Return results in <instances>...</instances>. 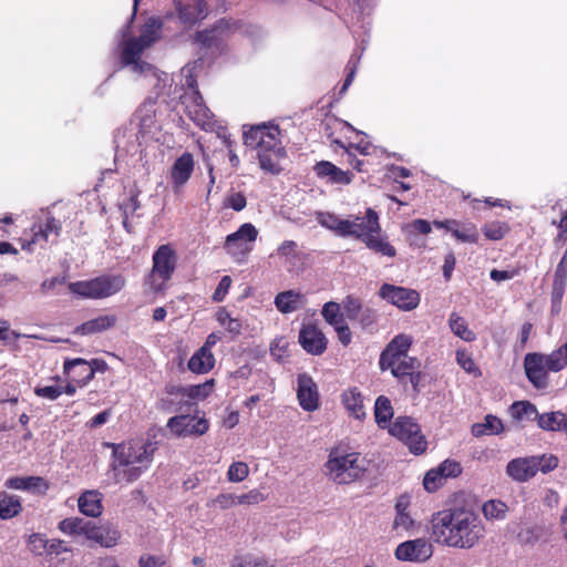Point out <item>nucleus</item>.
<instances>
[{"instance_id": "f257e3e1", "label": "nucleus", "mask_w": 567, "mask_h": 567, "mask_svg": "<svg viewBox=\"0 0 567 567\" xmlns=\"http://www.w3.org/2000/svg\"><path fill=\"white\" fill-rule=\"evenodd\" d=\"M431 535L443 546L471 549L485 536V527L475 512L467 508H449L433 515Z\"/></svg>"}, {"instance_id": "f03ea898", "label": "nucleus", "mask_w": 567, "mask_h": 567, "mask_svg": "<svg viewBox=\"0 0 567 567\" xmlns=\"http://www.w3.org/2000/svg\"><path fill=\"white\" fill-rule=\"evenodd\" d=\"M161 21L151 18L142 27L138 37H131L120 43V59L124 66L144 78L145 84L154 89L155 94H169L173 79L169 74L158 71L152 64L141 60L143 52L159 39Z\"/></svg>"}, {"instance_id": "7ed1b4c3", "label": "nucleus", "mask_w": 567, "mask_h": 567, "mask_svg": "<svg viewBox=\"0 0 567 567\" xmlns=\"http://www.w3.org/2000/svg\"><path fill=\"white\" fill-rule=\"evenodd\" d=\"M244 144L256 151L261 169L271 174L280 172V162L286 157V151L277 124L270 122L251 126L244 132Z\"/></svg>"}, {"instance_id": "20e7f679", "label": "nucleus", "mask_w": 567, "mask_h": 567, "mask_svg": "<svg viewBox=\"0 0 567 567\" xmlns=\"http://www.w3.org/2000/svg\"><path fill=\"white\" fill-rule=\"evenodd\" d=\"M154 447L143 440H131L113 445L111 468L114 482L132 483L151 465Z\"/></svg>"}, {"instance_id": "39448f33", "label": "nucleus", "mask_w": 567, "mask_h": 567, "mask_svg": "<svg viewBox=\"0 0 567 567\" xmlns=\"http://www.w3.org/2000/svg\"><path fill=\"white\" fill-rule=\"evenodd\" d=\"M203 69L204 62L198 59L181 70L182 85L190 90L189 93L184 95L183 103L185 104L187 115L197 126L205 131H213L216 126V121L196 89V76Z\"/></svg>"}, {"instance_id": "423d86ee", "label": "nucleus", "mask_w": 567, "mask_h": 567, "mask_svg": "<svg viewBox=\"0 0 567 567\" xmlns=\"http://www.w3.org/2000/svg\"><path fill=\"white\" fill-rule=\"evenodd\" d=\"M567 364V344L553 351L550 354L528 353L524 360V368L528 380L538 389L547 386L548 372H558Z\"/></svg>"}, {"instance_id": "0eeeda50", "label": "nucleus", "mask_w": 567, "mask_h": 567, "mask_svg": "<svg viewBox=\"0 0 567 567\" xmlns=\"http://www.w3.org/2000/svg\"><path fill=\"white\" fill-rule=\"evenodd\" d=\"M367 464L365 458L357 452L341 453L333 450L329 454L324 468L328 477L334 483L350 484L364 475Z\"/></svg>"}, {"instance_id": "6e6552de", "label": "nucleus", "mask_w": 567, "mask_h": 567, "mask_svg": "<svg viewBox=\"0 0 567 567\" xmlns=\"http://www.w3.org/2000/svg\"><path fill=\"white\" fill-rule=\"evenodd\" d=\"M126 279L121 274L102 275L91 280L71 282L69 289L82 298L104 299L124 289Z\"/></svg>"}, {"instance_id": "1a4fd4ad", "label": "nucleus", "mask_w": 567, "mask_h": 567, "mask_svg": "<svg viewBox=\"0 0 567 567\" xmlns=\"http://www.w3.org/2000/svg\"><path fill=\"white\" fill-rule=\"evenodd\" d=\"M177 264V255L169 245L159 246L153 255V266L146 279V287L153 293L163 292Z\"/></svg>"}, {"instance_id": "9d476101", "label": "nucleus", "mask_w": 567, "mask_h": 567, "mask_svg": "<svg viewBox=\"0 0 567 567\" xmlns=\"http://www.w3.org/2000/svg\"><path fill=\"white\" fill-rule=\"evenodd\" d=\"M257 236V228L250 223H245L237 231L226 237L224 248L235 261L243 262L252 250Z\"/></svg>"}, {"instance_id": "9b49d317", "label": "nucleus", "mask_w": 567, "mask_h": 567, "mask_svg": "<svg viewBox=\"0 0 567 567\" xmlns=\"http://www.w3.org/2000/svg\"><path fill=\"white\" fill-rule=\"evenodd\" d=\"M389 432L404 442L414 454H421L426 449L425 437L421 434L420 426L411 417H398L389 425Z\"/></svg>"}, {"instance_id": "f8f14e48", "label": "nucleus", "mask_w": 567, "mask_h": 567, "mask_svg": "<svg viewBox=\"0 0 567 567\" xmlns=\"http://www.w3.org/2000/svg\"><path fill=\"white\" fill-rule=\"evenodd\" d=\"M342 237H351L362 243L367 240L373 233L381 231L378 213L368 208L364 216L351 215L346 218V225Z\"/></svg>"}, {"instance_id": "ddd939ff", "label": "nucleus", "mask_w": 567, "mask_h": 567, "mask_svg": "<svg viewBox=\"0 0 567 567\" xmlns=\"http://www.w3.org/2000/svg\"><path fill=\"white\" fill-rule=\"evenodd\" d=\"M379 295L382 299L404 311L413 310L420 303L419 292L404 287L384 284L380 288Z\"/></svg>"}, {"instance_id": "4468645a", "label": "nucleus", "mask_w": 567, "mask_h": 567, "mask_svg": "<svg viewBox=\"0 0 567 567\" xmlns=\"http://www.w3.org/2000/svg\"><path fill=\"white\" fill-rule=\"evenodd\" d=\"M433 554L432 545L424 538L401 543L395 549V557L401 561L423 563Z\"/></svg>"}, {"instance_id": "2eb2a0df", "label": "nucleus", "mask_w": 567, "mask_h": 567, "mask_svg": "<svg viewBox=\"0 0 567 567\" xmlns=\"http://www.w3.org/2000/svg\"><path fill=\"white\" fill-rule=\"evenodd\" d=\"M167 427L176 436L203 435L208 430V422L204 417L177 415L168 420Z\"/></svg>"}, {"instance_id": "dca6fc26", "label": "nucleus", "mask_w": 567, "mask_h": 567, "mask_svg": "<svg viewBox=\"0 0 567 567\" xmlns=\"http://www.w3.org/2000/svg\"><path fill=\"white\" fill-rule=\"evenodd\" d=\"M230 31V24L226 21H220L213 29L198 32L195 42L203 49L210 50L212 52H221Z\"/></svg>"}, {"instance_id": "f3484780", "label": "nucleus", "mask_w": 567, "mask_h": 567, "mask_svg": "<svg viewBox=\"0 0 567 567\" xmlns=\"http://www.w3.org/2000/svg\"><path fill=\"white\" fill-rule=\"evenodd\" d=\"M413 339L409 334L395 336L381 352L379 365L384 371V365H393L398 360L408 357V351L412 346Z\"/></svg>"}, {"instance_id": "a211bd4d", "label": "nucleus", "mask_w": 567, "mask_h": 567, "mask_svg": "<svg viewBox=\"0 0 567 567\" xmlns=\"http://www.w3.org/2000/svg\"><path fill=\"white\" fill-rule=\"evenodd\" d=\"M297 399L300 406L307 412L319 408V392L316 382L306 373L297 378Z\"/></svg>"}, {"instance_id": "6ab92c4d", "label": "nucleus", "mask_w": 567, "mask_h": 567, "mask_svg": "<svg viewBox=\"0 0 567 567\" xmlns=\"http://www.w3.org/2000/svg\"><path fill=\"white\" fill-rule=\"evenodd\" d=\"M543 460L538 457H518L508 462L506 474L515 482H527L539 471Z\"/></svg>"}, {"instance_id": "aec40b11", "label": "nucleus", "mask_w": 567, "mask_h": 567, "mask_svg": "<svg viewBox=\"0 0 567 567\" xmlns=\"http://www.w3.org/2000/svg\"><path fill=\"white\" fill-rule=\"evenodd\" d=\"M194 157L190 153H183L174 162L169 177L175 193H178L190 178L194 171Z\"/></svg>"}, {"instance_id": "412c9836", "label": "nucleus", "mask_w": 567, "mask_h": 567, "mask_svg": "<svg viewBox=\"0 0 567 567\" xmlns=\"http://www.w3.org/2000/svg\"><path fill=\"white\" fill-rule=\"evenodd\" d=\"M299 343L305 351L312 355H320L327 349V338L316 326L302 327L299 332Z\"/></svg>"}, {"instance_id": "4be33fe9", "label": "nucleus", "mask_w": 567, "mask_h": 567, "mask_svg": "<svg viewBox=\"0 0 567 567\" xmlns=\"http://www.w3.org/2000/svg\"><path fill=\"white\" fill-rule=\"evenodd\" d=\"M313 171L327 184L349 185L353 179V174L350 171H343L328 161L317 163Z\"/></svg>"}, {"instance_id": "5701e85b", "label": "nucleus", "mask_w": 567, "mask_h": 567, "mask_svg": "<svg viewBox=\"0 0 567 567\" xmlns=\"http://www.w3.org/2000/svg\"><path fill=\"white\" fill-rule=\"evenodd\" d=\"M85 538L100 544L102 547L111 548L118 544L121 533L110 525L99 526L90 522L87 530H85Z\"/></svg>"}, {"instance_id": "b1692460", "label": "nucleus", "mask_w": 567, "mask_h": 567, "mask_svg": "<svg viewBox=\"0 0 567 567\" xmlns=\"http://www.w3.org/2000/svg\"><path fill=\"white\" fill-rule=\"evenodd\" d=\"M75 367H82L85 372V375L79 380L80 386L86 385L94 378L95 372H105L107 370V364L104 360L93 359L86 361L81 358L65 360L63 370L65 373H70Z\"/></svg>"}, {"instance_id": "393cba45", "label": "nucleus", "mask_w": 567, "mask_h": 567, "mask_svg": "<svg viewBox=\"0 0 567 567\" xmlns=\"http://www.w3.org/2000/svg\"><path fill=\"white\" fill-rule=\"evenodd\" d=\"M8 488L24 491L31 494H45L49 483L40 476H14L6 481Z\"/></svg>"}, {"instance_id": "a878e982", "label": "nucleus", "mask_w": 567, "mask_h": 567, "mask_svg": "<svg viewBox=\"0 0 567 567\" xmlns=\"http://www.w3.org/2000/svg\"><path fill=\"white\" fill-rule=\"evenodd\" d=\"M277 310L284 315L295 312L306 305V297L297 290H286L275 297Z\"/></svg>"}, {"instance_id": "bb28decb", "label": "nucleus", "mask_w": 567, "mask_h": 567, "mask_svg": "<svg viewBox=\"0 0 567 567\" xmlns=\"http://www.w3.org/2000/svg\"><path fill=\"white\" fill-rule=\"evenodd\" d=\"M507 528L522 545H533L543 535L542 527L533 523H511Z\"/></svg>"}, {"instance_id": "cd10ccee", "label": "nucleus", "mask_w": 567, "mask_h": 567, "mask_svg": "<svg viewBox=\"0 0 567 567\" xmlns=\"http://www.w3.org/2000/svg\"><path fill=\"white\" fill-rule=\"evenodd\" d=\"M341 401L344 409L352 417L357 420H363L365 417L364 398L358 389L351 388L343 391Z\"/></svg>"}, {"instance_id": "c85d7f7f", "label": "nucleus", "mask_w": 567, "mask_h": 567, "mask_svg": "<svg viewBox=\"0 0 567 567\" xmlns=\"http://www.w3.org/2000/svg\"><path fill=\"white\" fill-rule=\"evenodd\" d=\"M78 506L82 514L97 517L102 514V495L97 491H85L78 499Z\"/></svg>"}, {"instance_id": "c756f323", "label": "nucleus", "mask_w": 567, "mask_h": 567, "mask_svg": "<svg viewBox=\"0 0 567 567\" xmlns=\"http://www.w3.org/2000/svg\"><path fill=\"white\" fill-rule=\"evenodd\" d=\"M215 365V357L212 351L199 348L189 359L188 369L197 374L209 372Z\"/></svg>"}, {"instance_id": "7c9ffc66", "label": "nucleus", "mask_w": 567, "mask_h": 567, "mask_svg": "<svg viewBox=\"0 0 567 567\" xmlns=\"http://www.w3.org/2000/svg\"><path fill=\"white\" fill-rule=\"evenodd\" d=\"M179 19L185 24H194L198 20H202L206 17L207 8L203 0H198L193 4L177 7Z\"/></svg>"}, {"instance_id": "2f4dec72", "label": "nucleus", "mask_w": 567, "mask_h": 567, "mask_svg": "<svg viewBox=\"0 0 567 567\" xmlns=\"http://www.w3.org/2000/svg\"><path fill=\"white\" fill-rule=\"evenodd\" d=\"M567 415L560 411L543 413L537 416L538 426L544 431H564L566 429Z\"/></svg>"}, {"instance_id": "473e14b6", "label": "nucleus", "mask_w": 567, "mask_h": 567, "mask_svg": "<svg viewBox=\"0 0 567 567\" xmlns=\"http://www.w3.org/2000/svg\"><path fill=\"white\" fill-rule=\"evenodd\" d=\"M403 230L405 231L410 245L417 247H424L425 241L421 240L417 235H429L432 230L431 224L425 219H415L410 224L405 225Z\"/></svg>"}, {"instance_id": "72a5a7b5", "label": "nucleus", "mask_w": 567, "mask_h": 567, "mask_svg": "<svg viewBox=\"0 0 567 567\" xmlns=\"http://www.w3.org/2000/svg\"><path fill=\"white\" fill-rule=\"evenodd\" d=\"M363 244L370 250L382 256L392 258L396 255L395 248L389 243L388 236L382 234V230L380 233H373Z\"/></svg>"}, {"instance_id": "f704fd0d", "label": "nucleus", "mask_w": 567, "mask_h": 567, "mask_svg": "<svg viewBox=\"0 0 567 567\" xmlns=\"http://www.w3.org/2000/svg\"><path fill=\"white\" fill-rule=\"evenodd\" d=\"M420 367L419 361L412 357H405L398 360L393 365H384V371L390 370L391 374L398 379L404 377H411V381L414 382L413 373Z\"/></svg>"}, {"instance_id": "c9c22d12", "label": "nucleus", "mask_w": 567, "mask_h": 567, "mask_svg": "<svg viewBox=\"0 0 567 567\" xmlns=\"http://www.w3.org/2000/svg\"><path fill=\"white\" fill-rule=\"evenodd\" d=\"M508 506L501 499H488L482 506V513L486 520H504L508 514Z\"/></svg>"}, {"instance_id": "e433bc0d", "label": "nucleus", "mask_w": 567, "mask_h": 567, "mask_svg": "<svg viewBox=\"0 0 567 567\" xmlns=\"http://www.w3.org/2000/svg\"><path fill=\"white\" fill-rule=\"evenodd\" d=\"M315 216L319 225L333 231L337 236H343L346 218L330 212H316Z\"/></svg>"}, {"instance_id": "4c0bfd02", "label": "nucleus", "mask_w": 567, "mask_h": 567, "mask_svg": "<svg viewBox=\"0 0 567 567\" xmlns=\"http://www.w3.org/2000/svg\"><path fill=\"white\" fill-rule=\"evenodd\" d=\"M22 509L20 498L6 492L0 493V518L10 519L17 516Z\"/></svg>"}, {"instance_id": "58836bf2", "label": "nucleus", "mask_w": 567, "mask_h": 567, "mask_svg": "<svg viewBox=\"0 0 567 567\" xmlns=\"http://www.w3.org/2000/svg\"><path fill=\"white\" fill-rule=\"evenodd\" d=\"M115 321L116 319L114 316H100L97 318L84 322L78 328V330L80 331L81 334H92L96 332H102L113 327L115 324Z\"/></svg>"}, {"instance_id": "ea45409f", "label": "nucleus", "mask_w": 567, "mask_h": 567, "mask_svg": "<svg viewBox=\"0 0 567 567\" xmlns=\"http://www.w3.org/2000/svg\"><path fill=\"white\" fill-rule=\"evenodd\" d=\"M503 431L502 421L494 415H486L484 422L472 425V434L474 436L495 435Z\"/></svg>"}, {"instance_id": "a19ab883", "label": "nucleus", "mask_w": 567, "mask_h": 567, "mask_svg": "<svg viewBox=\"0 0 567 567\" xmlns=\"http://www.w3.org/2000/svg\"><path fill=\"white\" fill-rule=\"evenodd\" d=\"M449 324L452 332L466 342L474 341L476 334L468 328L466 320L456 312L451 313Z\"/></svg>"}, {"instance_id": "79ce46f5", "label": "nucleus", "mask_w": 567, "mask_h": 567, "mask_svg": "<svg viewBox=\"0 0 567 567\" xmlns=\"http://www.w3.org/2000/svg\"><path fill=\"white\" fill-rule=\"evenodd\" d=\"M375 422L381 427H386L393 416V408L388 398L381 395L375 400L374 404Z\"/></svg>"}, {"instance_id": "37998d69", "label": "nucleus", "mask_w": 567, "mask_h": 567, "mask_svg": "<svg viewBox=\"0 0 567 567\" xmlns=\"http://www.w3.org/2000/svg\"><path fill=\"white\" fill-rule=\"evenodd\" d=\"M216 320L233 337H237L241 333V320L239 318L231 317V315L225 308H221L217 311Z\"/></svg>"}, {"instance_id": "c03bdc74", "label": "nucleus", "mask_w": 567, "mask_h": 567, "mask_svg": "<svg viewBox=\"0 0 567 567\" xmlns=\"http://www.w3.org/2000/svg\"><path fill=\"white\" fill-rule=\"evenodd\" d=\"M90 522L79 517L65 518L59 523V529L70 536H83L85 538V530Z\"/></svg>"}, {"instance_id": "a18cd8bd", "label": "nucleus", "mask_w": 567, "mask_h": 567, "mask_svg": "<svg viewBox=\"0 0 567 567\" xmlns=\"http://www.w3.org/2000/svg\"><path fill=\"white\" fill-rule=\"evenodd\" d=\"M452 235L455 237L456 240L462 243L475 244L478 240L477 228L472 223L462 224L457 221V226H454Z\"/></svg>"}, {"instance_id": "49530a36", "label": "nucleus", "mask_w": 567, "mask_h": 567, "mask_svg": "<svg viewBox=\"0 0 567 567\" xmlns=\"http://www.w3.org/2000/svg\"><path fill=\"white\" fill-rule=\"evenodd\" d=\"M512 416L517 421L537 420L538 411L536 406L526 401L515 402L511 406Z\"/></svg>"}, {"instance_id": "de8ad7c7", "label": "nucleus", "mask_w": 567, "mask_h": 567, "mask_svg": "<svg viewBox=\"0 0 567 567\" xmlns=\"http://www.w3.org/2000/svg\"><path fill=\"white\" fill-rule=\"evenodd\" d=\"M321 313L326 322L332 327L344 322L343 315L341 313V306L338 302L329 301L324 303Z\"/></svg>"}, {"instance_id": "09e8293b", "label": "nucleus", "mask_w": 567, "mask_h": 567, "mask_svg": "<svg viewBox=\"0 0 567 567\" xmlns=\"http://www.w3.org/2000/svg\"><path fill=\"white\" fill-rule=\"evenodd\" d=\"M567 280V247L564 256L556 267L554 276V293L560 296L565 289Z\"/></svg>"}, {"instance_id": "8fccbe9b", "label": "nucleus", "mask_w": 567, "mask_h": 567, "mask_svg": "<svg viewBox=\"0 0 567 567\" xmlns=\"http://www.w3.org/2000/svg\"><path fill=\"white\" fill-rule=\"evenodd\" d=\"M32 237L30 240H24L22 243V249L28 251H33V247L35 245L42 246L45 244L49 238L48 234L43 230L42 224H34L31 228Z\"/></svg>"}, {"instance_id": "3c124183", "label": "nucleus", "mask_w": 567, "mask_h": 567, "mask_svg": "<svg viewBox=\"0 0 567 567\" xmlns=\"http://www.w3.org/2000/svg\"><path fill=\"white\" fill-rule=\"evenodd\" d=\"M509 227L507 224L502 221H492L485 224L482 228L484 236L489 240H499L508 231Z\"/></svg>"}, {"instance_id": "603ef678", "label": "nucleus", "mask_w": 567, "mask_h": 567, "mask_svg": "<svg viewBox=\"0 0 567 567\" xmlns=\"http://www.w3.org/2000/svg\"><path fill=\"white\" fill-rule=\"evenodd\" d=\"M277 256L285 262L293 265L297 257V243L285 240L277 249Z\"/></svg>"}, {"instance_id": "864d4df0", "label": "nucleus", "mask_w": 567, "mask_h": 567, "mask_svg": "<svg viewBox=\"0 0 567 567\" xmlns=\"http://www.w3.org/2000/svg\"><path fill=\"white\" fill-rule=\"evenodd\" d=\"M249 474V467L245 462H234L230 464L227 471V478L229 482L239 483L243 482Z\"/></svg>"}, {"instance_id": "5fc2aeb1", "label": "nucleus", "mask_w": 567, "mask_h": 567, "mask_svg": "<svg viewBox=\"0 0 567 567\" xmlns=\"http://www.w3.org/2000/svg\"><path fill=\"white\" fill-rule=\"evenodd\" d=\"M456 361L458 365L467 373L473 374L474 377L481 375V371L475 364L472 355L467 353L465 350H457Z\"/></svg>"}, {"instance_id": "6e6d98bb", "label": "nucleus", "mask_w": 567, "mask_h": 567, "mask_svg": "<svg viewBox=\"0 0 567 567\" xmlns=\"http://www.w3.org/2000/svg\"><path fill=\"white\" fill-rule=\"evenodd\" d=\"M27 546L32 554L41 556L47 553L48 539L42 534L33 533L29 536Z\"/></svg>"}, {"instance_id": "4d7b16f0", "label": "nucleus", "mask_w": 567, "mask_h": 567, "mask_svg": "<svg viewBox=\"0 0 567 567\" xmlns=\"http://www.w3.org/2000/svg\"><path fill=\"white\" fill-rule=\"evenodd\" d=\"M392 527L398 532H410L415 527V520L410 512H400L395 514Z\"/></svg>"}, {"instance_id": "13d9d810", "label": "nucleus", "mask_w": 567, "mask_h": 567, "mask_svg": "<svg viewBox=\"0 0 567 567\" xmlns=\"http://www.w3.org/2000/svg\"><path fill=\"white\" fill-rule=\"evenodd\" d=\"M445 478L440 472L439 468L430 470L423 480V486L427 492H435L442 484Z\"/></svg>"}, {"instance_id": "bf43d9fd", "label": "nucleus", "mask_w": 567, "mask_h": 567, "mask_svg": "<svg viewBox=\"0 0 567 567\" xmlns=\"http://www.w3.org/2000/svg\"><path fill=\"white\" fill-rule=\"evenodd\" d=\"M342 307L349 319H358L362 310L360 300L351 296L343 300Z\"/></svg>"}, {"instance_id": "052dcab7", "label": "nucleus", "mask_w": 567, "mask_h": 567, "mask_svg": "<svg viewBox=\"0 0 567 567\" xmlns=\"http://www.w3.org/2000/svg\"><path fill=\"white\" fill-rule=\"evenodd\" d=\"M266 499L259 489H251L247 493L237 495L238 505H257Z\"/></svg>"}, {"instance_id": "680f3d73", "label": "nucleus", "mask_w": 567, "mask_h": 567, "mask_svg": "<svg viewBox=\"0 0 567 567\" xmlns=\"http://www.w3.org/2000/svg\"><path fill=\"white\" fill-rule=\"evenodd\" d=\"M437 468L440 470L445 480L447 477H456L462 472L461 464L452 460H445L443 463L440 464Z\"/></svg>"}, {"instance_id": "e2e57ef3", "label": "nucleus", "mask_w": 567, "mask_h": 567, "mask_svg": "<svg viewBox=\"0 0 567 567\" xmlns=\"http://www.w3.org/2000/svg\"><path fill=\"white\" fill-rule=\"evenodd\" d=\"M34 393L40 398L53 401L63 393V388L60 385L37 386Z\"/></svg>"}, {"instance_id": "0e129e2a", "label": "nucleus", "mask_w": 567, "mask_h": 567, "mask_svg": "<svg viewBox=\"0 0 567 567\" xmlns=\"http://www.w3.org/2000/svg\"><path fill=\"white\" fill-rule=\"evenodd\" d=\"M166 564L164 555L143 554L138 558V567H162Z\"/></svg>"}, {"instance_id": "69168bd1", "label": "nucleus", "mask_w": 567, "mask_h": 567, "mask_svg": "<svg viewBox=\"0 0 567 567\" xmlns=\"http://www.w3.org/2000/svg\"><path fill=\"white\" fill-rule=\"evenodd\" d=\"M359 60L360 58L359 56H355V55H352L347 64V70H348V74H347V78L343 82V85L340 90V93H344L348 87L351 85L354 76H355V72H357V68H358V64H359Z\"/></svg>"}, {"instance_id": "338daca9", "label": "nucleus", "mask_w": 567, "mask_h": 567, "mask_svg": "<svg viewBox=\"0 0 567 567\" xmlns=\"http://www.w3.org/2000/svg\"><path fill=\"white\" fill-rule=\"evenodd\" d=\"M231 282H233V280L229 276H224L220 279L216 290L213 293V300L215 302H221L225 299L226 295L229 291Z\"/></svg>"}, {"instance_id": "774afa93", "label": "nucleus", "mask_w": 567, "mask_h": 567, "mask_svg": "<svg viewBox=\"0 0 567 567\" xmlns=\"http://www.w3.org/2000/svg\"><path fill=\"white\" fill-rule=\"evenodd\" d=\"M213 503L219 508L226 509L234 506H237V495L236 494H219Z\"/></svg>"}]
</instances>
